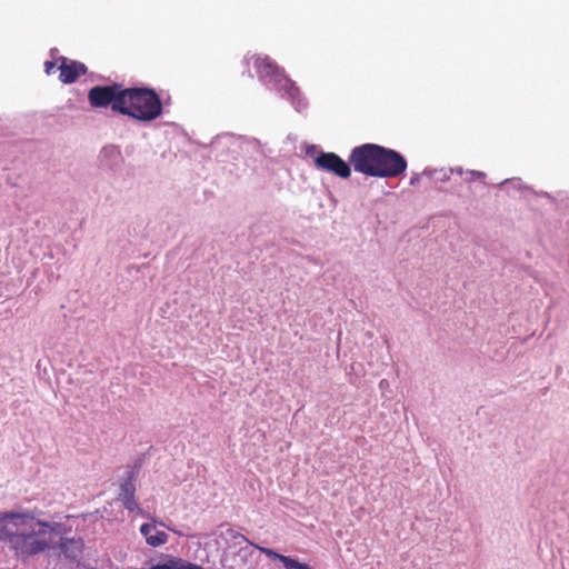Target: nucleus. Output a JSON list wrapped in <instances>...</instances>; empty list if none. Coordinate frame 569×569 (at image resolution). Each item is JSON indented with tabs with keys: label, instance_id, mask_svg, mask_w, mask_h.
Segmentation results:
<instances>
[{
	"label": "nucleus",
	"instance_id": "nucleus-1",
	"mask_svg": "<svg viewBox=\"0 0 569 569\" xmlns=\"http://www.w3.org/2000/svg\"><path fill=\"white\" fill-rule=\"evenodd\" d=\"M60 536L61 525L43 521L32 512L0 513V540L8 541L21 557L51 548Z\"/></svg>",
	"mask_w": 569,
	"mask_h": 569
},
{
	"label": "nucleus",
	"instance_id": "nucleus-2",
	"mask_svg": "<svg viewBox=\"0 0 569 569\" xmlns=\"http://www.w3.org/2000/svg\"><path fill=\"white\" fill-rule=\"evenodd\" d=\"M349 162L357 172L379 178H396L407 169V161L400 153L373 143L353 148Z\"/></svg>",
	"mask_w": 569,
	"mask_h": 569
},
{
	"label": "nucleus",
	"instance_id": "nucleus-3",
	"mask_svg": "<svg viewBox=\"0 0 569 569\" xmlns=\"http://www.w3.org/2000/svg\"><path fill=\"white\" fill-rule=\"evenodd\" d=\"M114 111L139 121L149 122L160 117L162 103L151 89H124L122 98L114 106Z\"/></svg>",
	"mask_w": 569,
	"mask_h": 569
},
{
	"label": "nucleus",
	"instance_id": "nucleus-4",
	"mask_svg": "<svg viewBox=\"0 0 569 569\" xmlns=\"http://www.w3.org/2000/svg\"><path fill=\"white\" fill-rule=\"evenodd\" d=\"M254 67L266 84L284 91V96L291 100L296 110L301 111L306 107V102L299 98V89L268 57H256Z\"/></svg>",
	"mask_w": 569,
	"mask_h": 569
},
{
	"label": "nucleus",
	"instance_id": "nucleus-5",
	"mask_svg": "<svg viewBox=\"0 0 569 569\" xmlns=\"http://www.w3.org/2000/svg\"><path fill=\"white\" fill-rule=\"evenodd\" d=\"M123 91L124 89H121V87L117 84L106 87L97 86L90 89L88 98L92 107L102 108L111 104L114 111V106L118 100L122 98Z\"/></svg>",
	"mask_w": 569,
	"mask_h": 569
},
{
	"label": "nucleus",
	"instance_id": "nucleus-6",
	"mask_svg": "<svg viewBox=\"0 0 569 569\" xmlns=\"http://www.w3.org/2000/svg\"><path fill=\"white\" fill-rule=\"evenodd\" d=\"M315 163L319 169L333 172L343 179L349 178L351 174L349 164L339 156L332 152H321L315 159Z\"/></svg>",
	"mask_w": 569,
	"mask_h": 569
},
{
	"label": "nucleus",
	"instance_id": "nucleus-7",
	"mask_svg": "<svg viewBox=\"0 0 569 569\" xmlns=\"http://www.w3.org/2000/svg\"><path fill=\"white\" fill-rule=\"evenodd\" d=\"M60 70V80L64 83H71L76 81V79L86 72V66L74 61H68L67 59H61V64L58 68Z\"/></svg>",
	"mask_w": 569,
	"mask_h": 569
},
{
	"label": "nucleus",
	"instance_id": "nucleus-8",
	"mask_svg": "<svg viewBox=\"0 0 569 569\" xmlns=\"http://www.w3.org/2000/svg\"><path fill=\"white\" fill-rule=\"evenodd\" d=\"M168 540V535L164 531H160L156 528L150 536H148V545L152 547H158L166 543Z\"/></svg>",
	"mask_w": 569,
	"mask_h": 569
},
{
	"label": "nucleus",
	"instance_id": "nucleus-9",
	"mask_svg": "<svg viewBox=\"0 0 569 569\" xmlns=\"http://www.w3.org/2000/svg\"><path fill=\"white\" fill-rule=\"evenodd\" d=\"M280 561L283 563L286 569H312L306 563H301L290 557L283 556L280 558Z\"/></svg>",
	"mask_w": 569,
	"mask_h": 569
},
{
	"label": "nucleus",
	"instance_id": "nucleus-10",
	"mask_svg": "<svg viewBox=\"0 0 569 569\" xmlns=\"http://www.w3.org/2000/svg\"><path fill=\"white\" fill-rule=\"evenodd\" d=\"M119 498L121 501L134 498V486L131 481H126L121 486Z\"/></svg>",
	"mask_w": 569,
	"mask_h": 569
},
{
	"label": "nucleus",
	"instance_id": "nucleus-11",
	"mask_svg": "<svg viewBox=\"0 0 569 569\" xmlns=\"http://www.w3.org/2000/svg\"><path fill=\"white\" fill-rule=\"evenodd\" d=\"M153 531H156L154 523H143L140 528V532L146 538L147 542H148V536H150Z\"/></svg>",
	"mask_w": 569,
	"mask_h": 569
},
{
	"label": "nucleus",
	"instance_id": "nucleus-12",
	"mask_svg": "<svg viewBox=\"0 0 569 569\" xmlns=\"http://www.w3.org/2000/svg\"><path fill=\"white\" fill-rule=\"evenodd\" d=\"M468 178L467 181L472 180H483L486 178V173L477 170H469L467 171Z\"/></svg>",
	"mask_w": 569,
	"mask_h": 569
},
{
	"label": "nucleus",
	"instance_id": "nucleus-13",
	"mask_svg": "<svg viewBox=\"0 0 569 569\" xmlns=\"http://www.w3.org/2000/svg\"><path fill=\"white\" fill-rule=\"evenodd\" d=\"M122 503L129 511H141L134 498L123 500Z\"/></svg>",
	"mask_w": 569,
	"mask_h": 569
},
{
	"label": "nucleus",
	"instance_id": "nucleus-14",
	"mask_svg": "<svg viewBox=\"0 0 569 569\" xmlns=\"http://www.w3.org/2000/svg\"><path fill=\"white\" fill-rule=\"evenodd\" d=\"M502 183H503V184H508V183H509V184H511V186H512V188H515V189H522V188H523V186H522V181H521L520 179L505 180Z\"/></svg>",
	"mask_w": 569,
	"mask_h": 569
},
{
	"label": "nucleus",
	"instance_id": "nucleus-15",
	"mask_svg": "<svg viewBox=\"0 0 569 569\" xmlns=\"http://www.w3.org/2000/svg\"><path fill=\"white\" fill-rule=\"evenodd\" d=\"M260 550L267 555L268 557H272V558H276V559H279L283 557V555H280V553H277L276 551L271 550V549H268V548H260Z\"/></svg>",
	"mask_w": 569,
	"mask_h": 569
},
{
	"label": "nucleus",
	"instance_id": "nucleus-16",
	"mask_svg": "<svg viewBox=\"0 0 569 569\" xmlns=\"http://www.w3.org/2000/svg\"><path fill=\"white\" fill-rule=\"evenodd\" d=\"M44 67H46V72H47L48 74L53 73V72H54V70H56V63H54V62H51V61H47V62H46V64H44Z\"/></svg>",
	"mask_w": 569,
	"mask_h": 569
},
{
	"label": "nucleus",
	"instance_id": "nucleus-17",
	"mask_svg": "<svg viewBox=\"0 0 569 569\" xmlns=\"http://www.w3.org/2000/svg\"><path fill=\"white\" fill-rule=\"evenodd\" d=\"M451 172L457 173V174H462L463 170H462V168L458 167V168L451 169Z\"/></svg>",
	"mask_w": 569,
	"mask_h": 569
}]
</instances>
